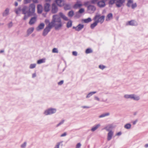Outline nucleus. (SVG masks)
Listing matches in <instances>:
<instances>
[{
    "label": "nucleus",
    "instance_id": "41",
    "mask_svg": "<svg viewBox=\"0 0 148 148\" xmlns=\"http://www.w3.org/2000/svg\"><path fill=\"white\" fill-rule=\"evenodd\" d=\"M71 6L70 5L65 4V10L70 9Z\"/></svg>",
    "mask_w": 148,
    "mask_h": 148
},
{
    "label": "nucleus",
    "instance_id": "20",
    "mask_svg": "<svg viewBox=\"0 0 148 148\" xmlns=\"http://www.w3.org/2000/svg\"><path fill=\"white\" fill-rule=\"evenodd\" d=\"M82 4L81 3H79V2L77 1L73 6V8L75 9H77L78 8H80L82 6Z\"/></svg>",
    "mask_w": 148,
    "mask_h": 148
},
{
    "label": "nucleus",
    "instance_id": "39",
    "mask_svg": "<svg viewBox=\"0 0 148 148\" xmlns=\"http://www.w3.org/2000/svg\"><path fill=\"white\" fill-rule=\"evenodd\" d=\"M60 17L62 18L63 20H65V15H63V13L62 12H60L59 13V15H58Z\"/></svg>",
    "mask_w": 148,
    "mask_h": 148
},
{
    "label": "nucleus",
    "instance_id": "27",
    "mask_svg": "<svg viewBox=\"0 0 148 148\" xmlns=\"http://www.w3.org/2000/svg\"><path fill=\"white\" fill-rule=\"evenodd\" d=\"M133 3V0H128L127 3V5L129 7H131V5Z\"/></svg>",
    "mask_w": 148,
    "mask_h": 148
},
{
    "label": "nucleus",
    "instance_id": "11",
    "mask_svg": "<svg viewBox=\"0 0 148 148\" xmlns=\"http://www.w3.org/2000/svg\"><path fill=\"white\" fill-rule=\"evenodd\" d=\"M28 8L27 6H23V8L22 9V14H24L25 15H26V14H28Z\"/></svg>",
    "mask_w": 148,
    "mask_h": 148
},
{
    "label": "nucleus",
    "instance_id": "51",
    "mask_svg": "<svg viewBox=\"0 0 148 148\" xmlns=\"http://www.w3.org/2000/svg\"><path fill=\"white\" fill-rule=\"evenodd\" d=\"M64 82V81L63 80H61L60 82H58V85L60 86L63 84Z\"/></svg>",
    "mask_w": 148,
    "mask_h": 148
},
{
    "label": "nucleus",
    "instance_id": "17",
    "mask_svg": "<svg viewBox=\"0 0 148 148\" xmlns=\"http://www.w3.org/2000/svg\"><path fill=\"white\" fill-rule=\"evenodd\" d=\"M45 26V24L43 23H40L36 28V29L37 31H38L40 30H41L43 29Z\"/></svg>",
    "mask_w": 148,
    "mask_h": 148
},
{
    "label": "nucleus",
    "instance_id": "9",
    "mask_svg": "<svg viewBox=\"0 0 148 148\" xmlns=\"http://www.w3.org/2000/svg\"><path fill=\"white\" fill-rule=\"evenodd\" d=\"M58 11V8L57 6L55 3H53L52 5L51 12L52 13H56Z\"/></svg>",
    "mask_w": 148,
    "mask_h": 148
},
{
    "label": "nucleus",
    "instance_id": "32",
    "mask_svg": "<svg viewBox=\"0 0 148 148\" xmlns=\"http://www.w3.org/2000/svg\"><path fill=\"white\" fill-rule=\"evenodd\" d=\"M22 11V9L21 7H19L18 8H16L15 10V12L17 14H18L19 13V12Z\"/></svg>",
    "mask_w": 148,
    "mask_h": 148
},
{
    "label": "nucleus",
    "instance_id": "52",
    "mask_svg": "<svg viewBox=\"0 0 148 148\" xmlns=\"http://www.w3.org/2000/svg\"><path fill=\"white\" fill-rule=\"evenodd\" d=\"M98 2V0H92L91 1V3H97Z\"/></svg>",
    "mask_w": 148,
    "mask_h": 148
},
{
    "label": "nucleus",
    "instance_id": "60",
    "mask_svg": "<svg viewBox=\"0 0 148 148\" xmlns=\"http://www.w3.org/2000/svg\"><path fill=\"white\" fill-rule=\"evenodd\" d=\"M60 144V143H57V144L56 145L54 148H59Z\"/></svg>",
    "mask_w": 148,
    "mask_h": 148
},
{
    "label": "nucleus",
    "instance_id": "24",
    "mask_svg": "<svg viewBox=\"0 0 148 148\" xmlns=\"http://www.w3.org/2000/svg\"><path fill=\"white\" fill-rule=\"evenodd\" d=\"M112 18V14L111 13H109L108 14L106 18V21H108Z\"/></svg>",
    "mask_w": 148,
    "mask_h": 148
},
{
    "label": "nucleus",
    "instance_id": "15",
    "mask_svg": "<svg viewBox=\"0 0 148 148\" xmlns=\"http://www.w3.org/2000/svg\"><path fill=\"white\" fill-rule=\"evenodd\" d=\"M37 12L38 14L42 13V7L41 4H38L37 7Z\"/></svg>",
    "mask_w": 148,
    "mask_h": 148
},
{
    "label": "nucleus",
    "instance_id": "47",
    "mask_svg": "<svg viewBox=\"0 0 148 148\" xmlns=\"http://www.w3.org/2000/svg\"><path fill=\"white\" fill-rule=\"evenodd\" d=\"M26 142H25L23 144L21 145V147L22 148H25L26 146Z\"/></svg>",
    "mask_w": 148,
    "mask_h": 148
},
{
    "label": "nucleus",
    "instance_id": "23",
    "mask_svg": "<svg viewBox=\"0 0 148 148\" xmlns=\"http://www.w3.org/2000/svg\"><path fill=\"white\" fill-rule=\"evenodd\" d=\"M55 2L57 5L60 6H62L64 5L62 4V0H56Z\"/></svg>",
    "mask_w": 148,
    "mask_h": 148
},
{
    "label": "nucleus",
    "instance_id": "46",
    "mask_svg": "<svg viewBox=\"0 0 148 148\" xmlns=\"http://www.w3.org/2000/svg\"><path fill=\"white\" fill-rule=\"evenodd\" d=\"M64 120H62L56 126V127H57L58 126H59L60 125H61L62 124L64 123Z\"/></svg>",
    "mask_w": 148,
    "mask_h": 148
},
{
    "label": "nucleus",
    "instance_id": "34",
    "mask_svg": "<svg viewBox=\"0 0 148 148\" xmlns=\"http://www.w3.org/2000/svg\"><path fill=\"white\" fill-rule=\"evenodd\" d=\"M45 62V59H40L37 61V63L38 64H40Z\"/></svg>",
    "mask_w": 148,
    "mask_h": 148
},
{
    "label": "nucleus",
    "instance_id": "42",
    "mask_svg": "<svg viewBox=\"0 0 148 148\" xmlns=\"http://www.w3.org/2000/svg\"><path fill=\"white\" fill-rule=\"evenodd\" d=\"M52 52L53 53H58V49L56 48H54L52 51Z\"/></svg>",
    "mask_w": 148,
    "mask_h": 148
},
{
    "label": "nucleus",
    "instance_id": "55",
    "mask_svg": "<svg viewBox=\"0 0 148 148\" xmlns=\"http://www.w3.org/2000/svg\"><path fill=\"white\" fill-rule=\"evenodd\" d=\"M94 99L96 100H97L98 101H100V99L99 98H98V97L95 96L94 97Z\"/></svg>",
    "mask_w": 148,
    "mask_h": 148
},
{
    "label": "nucleus",
    "instance_id": "13",
    "mask_svg": "<svg viewBox=\"0 0 148 148\" xmlns=\"http://www.w3.org/2000/svg\"><path fill=\"white\" fill-rule=\"evenodd\" d=\"M112 128L113 127L112 125L109 124L105 127L103 129L109 132L110 131H112Z\"/></svg>",
    "mask_w": 148,
    "mask_h": 148
},
{
    "label": "nucleus",
    "instance_id": "4",
    "mask_svg": "<svg viewBox=\"0 0 148 148\" xmlns=\"http://www.w3.org/2000/svg\"><path fill=\"white\" fill-rule=\"evenodd\" d=\"M56 108H49L45 110L43 114L45 116L50 115L56 113Z\"/></svg>",
    "mask_w": 148,
    "mask_h": 148
},
{
    "label": "nucleus",
    "instance_id": "19",
    "mask_svg": "<svg viewBox=\"0 0 148 148\" xmlns=\"http://www.w3.org/2000/svg\"><path fill=\"white\" fill-rule=\"evenodd\" d=\"M84 27V25L83 24H79L77 26V31H79L81 30Z\"/></svg>",
    "mask_w": 148,
    "mask_h": 148
},
{
    "label": "nucleus",
    "instance_id": "25",
    "mask_svg": "<svg viewBox=\"0 0 148 148\" xmlns=\"http://www.w3.org/2000/svg\"><path fill=\"white\" fill-rule=\"evenodd\" d=\"M110 113L109 112H107L104 113H103L101 115L99 116V118H101L105 117L106 116H108L110 115Z\"/></svg>",
    "mask_w": 148,
    "mask_h": 148
},
{
    "label": "nucleus",
    "instance_id": "10",
    "mask_svg": "<svg viewBox=\"0 0 148 148\" xmlns=\"http://www.w3.org/2000/svg\"><path fill=\"white\" fill-rule=\"evenodd\" d=\"M114 135V132L110 131L108 132L107 134V140L108 141L110 140Z\"/></svg>",
    "mask_w": 148,
    "mask_h": 148
},
{
    "label": "nucleus",
    "instance_id": "3",
    "mask_svg": "<svg viewBox=\"0 0 148 148\" xmlns=\"http://www.w3.org/2000/svg\"><path fill=\"white\" fill-rule=\"evenodd\" d=\"M105 17L104 15L101 16L100 14H97L94 17L93 20L98 23H100L101 24L104 21Z\"/></svg>",
    "mask_w": 148,
    "mask_h": 148
},
{
    "label": "nucleus",
    "instance_id": "5",
    "mask_svg": "<svg viewBox=\"0 0 148 148\" xmlns=\"http://www.w3.org/2000/svg\"><path fill=\"white\" fill-rule=\"evenodd\" d=\"M96 10V8L93 5H89L87 7V11L89 13H92Z\"/></svg>",
    "mask_w": 148,
    "mask_h": 148
},
{
    "label": "nucleus",
    "instance_id": "61",
    "mask_svg": "<svg viewBox=\"0 0 148 148\" xmlns=\"http://www.w3.org/2000/svg\"><path fill=\"white\" fill-rule=\"evenodd\" d=\"M121 134H122L121 132H118V133H116V135L118 136H119L121 135Z\"/></svg>",
    "mask_w": 148,
    "mask_h": 148
},
{
    "label": "nucleus",
    "instance_id": "28",
    "mask_svg": "<svg viewBox=\"0 0 148 148\" xmlns=\"http://www.w3.org/2000/svg\"><path fill=\"white\" fill-rule=\"evenodd\" d=\"M82 21L85 23H88L92 21V20L90 18H88L87 19H83Z\"/></svg>",
    "mask_w": 148,
    "mask_h": 148
},
{
    "label": "nucleus",
    "instance_id": "29",
    "mask_svg": "<svg viewBox=\"0 0 148 148\" xmlns=\"http://www.w3.org/2000/svg\"><path fill=\"white\" fill-rule=\"evenodd\" d=\"M136 22L134 20H131L128 22V24L130 25L134 26L136 25Z\"/></svg>",
    "mask_w": 148,
    "mask_h": 148
},
{
    "label": "nucleus",
    "instance_id": "14",
    "mask_svg": "<svg viewBox=\"0 0 148 148\" xmlns=\"http://www.w3.org/2000/svg\"><path fill=\"white\" fill-rule=\"evenodd\" d=\"M50 29H49L47 27H46L43 30L42 33L43 36H45L47 35L49 32L50 31Z\"/></svg>",
    "mask_w": 148,
    "mask_h": 148
},
{
    "label": "nucleus",
    "instance_id": "59",
    "mask_svg": "<svg viewBox=\"0 0 148 148\" xmlns=\"http://www.w3.org/2000/svg\"><path fill=\"white\" fill-rule=\"evenodd\" d=\"M89 1L85 2L84 3V5L85 6H86L89 4Z\"/></svg>",
    "mask_w": 148,
    "mask_h": 148
},
{
    "label": "nucleus",
    "instance_id": "64",
    "mask_svg": "<svg viewBox=\"0 0 148 148\" xmlns=\"http://www.w3.org/2000/svg\"><path fill=\"white\" fill-rule=\"evenodd\" d=\"M36 73H34L32 74V77L33 78H34V77H36Z\"/></svg>",
    "mask_w": 148,
    "mask_h": 148
},
{
    "label": "nucleus",
    "instance_id": "33",
    "mask_svg": "<svg viewBox=\"0 0 148 148\" xmlns=\"http://www.w3.org/2000/svg\"><path fill=\"white\" fill-rule=\"evenodd\" d=\"M131 126V125L130 124L127 123L124 125V127L125 128L127 129H129L130 128Z\"/></svg>",
    "mask_w": 148,
    "mask_h": 148
},
{
    "label": "nucleus",
    "instance_id": "37",
    "mask_svg": "<svg viewBox=\"0 0 148 148\" xmlns=\"http://www.w3.org/2000/svg\"><path fill=\"white\" fill-rule=\"evenodd\" d=\"M74 15V12L73 11L71 10L69 12L68 14V16L70 17H72Z\"/></svg>",
    "mask_w": 148,
    "mask_h": 148
},
{
    "label": "nucleus",
    "instance_id": "22",
    "mask_svg": "<svg viewBox=\"0 0 148 148\" xmlns=\"http://www.w3.org/2000/svg\"><path fill=\"white\" fill-rule=\"evenodd\" d=\"M34 27H31L28 29L27 31V33L28 35L31 34L34 31Z\"/></svg>",
    "mask_w": 148,
    "mask_h": 148
},
{
    "label": "nucleus",
    "instance_id": "40",
    "mask_svg": "<svg viewBox=\"0 0 148 148\" xmlns=\"http://www.w3.org/2000/svg\"><path fill=\"white\" fill-rule=\"evenodd\" d=\"M116 0H110L109 1V3L111 5H112L114 3H116Z\"/></svg>",
    "mask_w": 148,
    "mask_h": 148
},
{
    "label": "nucleus",
    "instance_id": "36",
    "mask_svg": "<svg viewBox=\"0 0 148 148\" xmlns=\"http://www.w3.org/2000/svg\"><path fill=\"white\" fill-rule=\"evenodd\" d=\"M72 25V22L71 21H69L67 23L66 26L68 28L71 27Z\"/></svg>",
    "mask_w": 148,
    "mask_h": 148
},
{
    "label": "nucleus",
    "instance_id": "18",
    "mask_svg": "<svg viewBox=\"0 0 148 148\" xmlns=\"http://www.w3.org/2000/svg\"><path fill=\"white\" fill-rule=\"evenodd\" d=\"M132 99L138 101L140 99V97L135 94H132Z\"/></svg>",
    "mask_w": 148,
    "mask_h": 148
},
{
    "label": "nucleus",
    "instance_id": "54",
    "mask_svg": "<svg viewBox=\"0 0 148 148\" xmlns=\"http://www.w3.org/2000/svg\"><path fill=\"white\" fill-rule=\"evenodd\" d=\"M45 22L46 25L50 23L48 19H46L45 20Z\"/></svg>",
    "mask_w": 148,
    "mask_h": 148
},
{
    "label": "nucleus",
    "instance_id": "8",
    "mask_svg": "<svg viewBox=\"0 0 148 148\" xmlns=\"http://www.w3.org/2000/svg\"><path fill=\"white\" fill-rule=\"evenodd\" d=\"M50 5L49 3H46L44 5V10L46 12H48L50 10Z\"/></svg>",
    "mask_w": 148,
    "mask_h": 148
},
{
    "label": "nucleus",
    "instance_id": "44",
    "mask_svg": "<svg viewBox=\"0 0 148 148\" xmlns=\"http://www.w3.org/2000/svg\"><path fill=\"white\" fill-rule=\"evenodd\" d=\"M64 120H62L56 126V127H57L58 126H59L60 125H61L62 124L64 123Z\"/></svg>",
    "mask_w": 148,
    "mask_h": 148
},
{
    "label": "nucleus",
    "instance_id": "31",
    "mask_svg": "<svg viewBox=\"0 0 148 148\" xmlns=\"http://www.w3.org/2000/svg\"><path fill=\"white\" fill-rule=\"evenodd\" d=\"M98 23L95 21L90 26L91 29H94V27L97 25Z\"/></svg>",
    "mask_w": 148,
    "mask_h": 148
},
{
    "label": "nucleus",
    "instance_id": "12",
    "mask_svg": "<svg viewBox=\"0 0 148 148\" xmlns=\"http://www.w3.org/2000/svg\"><path fill=\"white\" fill-rule=\"evenodd\" d=\"M55 26H56V24L54 23V21L52 20L51 22H50L46 27L51 29L53 27H55Z\"/></svg>",
    "mask_w": 148,
    "mask_h": 148
},
{
    "label": "nucleus",
    "instance_id": "38",
    "mask_svg": "<svg viewBox=\"0 0 148 148\" xmlns=\"http://www.w3.org/2000/svg\"><path fill=\"white\" fill-rule=\"evenodd\" d=\"M36 64H31L29 66V68L32 69L36 67Z\"/></svg>",
    "mask_w": 148,
    "mask_h": 148
},
{
    "label": "nucleus",
    "instance_id": "49",
    "mask_svg": "<svg viewBox=\"0 0 148 148\" xmlns=\"http://www.w3.org/2000/svg\"><path fill=\"white\" fill-rule=\"evenodd\" d=\"M99 68L102 70H103L106 68V66L103 65H99Z\"/></svg>",
    "mask_w": 148,
    "mask_h": 148
},
{
    "label": "nucleus",
    "instance_id": "57",
    "mask_svg": "<svg viewBox=\"0 0 148 148\" xmlns=\"http://www.w3.org/2000/svg\"><path fill=\"white\" fill-rule=\"evenodd\" d=\"M81 108H83L88 109L90 108V107L87 106H81Z\"/></svg>",
    "mask_w": 148,
    "mask_h": 148
},
{
    "label": "nucleus",
    "instance_id": "45",
    "mask_svg": "<svg viewBox=\"0 0 148 148\" xmlns=\"http://www.w3.org/2000/svg\"><path fill=\"white\" fill-rule=\"evenodd\" d=\"M64 120H62L56 126V127H57L58 126H59L60 125H61L62 124L64 123Z\"/></svg>",
    "mask_w": 148,
    "mask_h": 148
},
{
    "label": "nucleus",
    "instance_id": "6",
    "mask_svg": "<svg viewBox=\"0 0 148 148\" xmlns=\"http://www.w3.org/2000/svg\"><path fill=\"white\" fill-rule=\"evenodd\" d=\"M125 0H116V5L117 7L120 8L123 5V3Z\"/></svg>",
    "mask_w": 148,
    "mask_h": 148
},
{
    "label": "nucleus",
    "instance_id": "56",
    "mask_svg": "<svg viewBox=\"0 0 148 148\" xmlns=\"http://www.w3.org/2000/svg\"><path fill=\"white\" fill-rule=\"evenodd\" d=\"M9 28L11 27L12 26V22H10L8 25Z\"/></svg>",
    "mask_w": 148,
    "mask_h": 148
},
{
    "label": "nucleus",
    "instance_id": "2",
    "mask_svg": "<svg viewBox=\"0 0 148 148\" xmlns=\"http://www.w3.org/2000/svg\"><path fill=\"white\" fill-rule=\"evenodd\" d=\"M52 20L54 21L56 24L55 29L56 30L59 29L62 27V25L61 22L60 18L58 15H55L53 16Z\"/></svg>",
    "mask_w": 148,
    "mask_h": 148
},
{
    "label": "nucleus",
    "instance_id": "16",
    "mask_svg": "<svg viewBox=\"0 0 148 148\" xmlns=\"http://www.w3.org/2000/svg\"><path fill=\"white\" fill-rule=\"evenodd\" d=\"M101 126L100 124H96L93 126L91 129V131L93 132L96 130L98 128Z\"/></svg>",
    "mask_w": 148,
    "mask_h": 148
},
{
    "label": "nucleus",
    "instance_id": "50",
    "mask_svg": "<svg viewBox=\"0 0 148 148\" xmlns=\"http://www.w3.org/2000/svg\"><path fill=\"white\" fill-rule=\"evenodd\" d=\"M81 146V144L80 143H78L76 145L75 148H80Z\"/></svg>",
    "mask_w": 148,
    "mask_h": 148
},
{
    "label": "nucleus",
    "instance_id": "53",
    "mask_svg": "<svg viewBox=\"0 0 148 148\" xmlns=\"http://www.w3.org/2000/svg\"><path fill=\"white\" fill-rule=\"evenodd\" d=\"M31 0H24V3L25 4H27L29 3L30 2Z\"/></svg>",
    "mask_w": 148,
    "mask_h": 148
},
{
    "label": "nucleus",
    "instance_id": "35",
    "mask_svg": "<svg viewBox=\"0 0 148 148\" xmlns=\"http://www.w3.org/2000/svg\"><path fill=\"white\" fill-rule=\"evenodd\" d=\"M86 54H88L92 52V49L90 48H88L86 50Z\"/></svg>",
    "mask_w": 148,
    "mask_h": 148
},
{
    "label": "nucleus",
    "instance_id": "7",
    "mask_svg": "<svg viewBox=\"0 0 148 148\" xmlns=\"http://www.w3.org/2000/svg\"><path fill=\"white\" fill-rule=\"evenodd\" d=\"M34 16L32 17L30 19L29 22V24L30 25H32L34 23L37 21V17L36 15H34Z\"/></svg>",
    "mask_w": 148,
    "mask_h": 148
},
{
    "label": "nucleus",
    "instance_id": "62",
    "mask_svg": "<svg viewBox=\"0 0 148 148\" xmlns=\"http://www.w3.org/2000/svg\"><path fill=\"white\" fill-rule=\"evenodd\" d=\"M137 121H138V120L137 119L136 120H135V121H134L133 122V124L134 125H135V124H136V123H137Z\"/></svg>",
    "mask_w": 148,
    "mask_h": 148
},
{
    "label": "nucleus",
    "instance_id": "58",
    "mask_svg": "<svg viewBox=\"0 0 148 148\" xmlns=\"http://www.w3.org/2000/svg\"><path fill=\"white\" fill-rule=\"evenodd\" d=\"M72 54L73 56H76L77 55V52L75 51H73L72 52Z\"/></svg>",
    "mask_w": 148,
    "mask_h": 148
},
{
    "label": "nucleus",
    "instance_id": "63",
    "mask_svg": "<svg viewBox=\"0 0 148 148\" xmlns=\"http://www.w3.org/2000/svg\"><path fill=\"white\" fill-rule=\"evenodd\" d=\"M63 142V141H61L60 142L58 143H60V146H62L63 145L62 143Z\"/></svg>",
    "mask_w": 148,
    "mask_h": 148
},
{
    "label": "nucleus",
    "instance_id": "43",
    "mask_svg": "<svg viewBox=\"0 0 148 148\" xmlns=\"http://www.w3.org/2000/svg\"><path fill=\"white\" fill-rule=\"evenodd\" d=\"M137 6V4L136 3H133L131 5V7H132V9H134Z\"/></svg>",
    "mask_w": 148,
    "mask_h": 148
},
{
    "label": "nucleus",
    "instance_id": "26",
    "mask_svg": "<svg viewBox=\"0 0 148 148\" xmlns=\"http://www.w3.org/2000/svg\"><path fill=\"white\" fill-rule=\"evenodd\" d=\"M97 93L96 91L92 92H89L86 96V98H90L93 95Z\"/></svg>",
    "mask_w": 148,
    "mask_h": 148
},
{
    "label": "nucleus",
    "instance_id": "1",
    "mask_svg": "<svg viewBox=\"0 0 148 148\" xmlns=\"http://www.w3.org/2000/svg\"><path fill=\"white\" fill-rule=\"evenodd\" d=\"M35 5L34 3H31L30 4L28 10V14L27 15H24L23 18V20H25L27 19L29 17L36 15L35 13Z\"/></svg>",
    "mask_w": 148,
    "mask_h": 148
},
{
    "label": "nucleus",
    "instance_id": "48",
    "mask_svg": "<svg viewBox=\"0 0 148 148\" xmlns=\"http://www.w3.org/2000/svg\"><path fill=\"white\" fill-rule=\"evenodd\" d=\"M84 9L83 8H81L79 10L78 12L79 13L81 14L84 12Z\"/></svg>",
    "mask_w": 148,
    "mask_h": 148
},
{
    "label": "nucleus",
    "instance_id": "30",
    "mask_svg": "<svg viewBox=\"0 0 148 148\" xmlns=\"http://www.w3.org/2000/svg\"><path fill=\"white\" fill-rule=\"evenodd\" d=\"M132 94H130V95L125 94L124 95V97L126 99H132Z\"/></svg>",
    "mask_w": 148,
    "mask_h": 148
},
{
    "label": "nucleus",
    "instance_id": "21",
    "mask_svg": "<svg viewBox=\"0 0 148 148\" xmlns=\"http://www.w3.org/2000/svg\"><path fill=\"white\" fill-rule=\"evenodd\" d=\"M9 9L8 8H6L3 13V16H7L9 14Z\"/></svg>",
    "mask_w": 148,
    "mask_h": 148
}]
</instances>
